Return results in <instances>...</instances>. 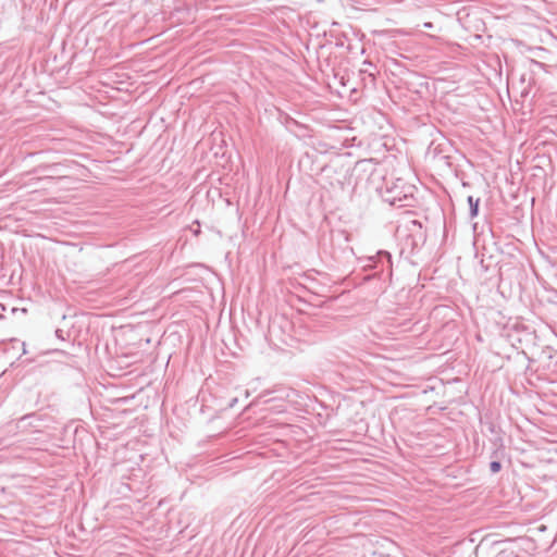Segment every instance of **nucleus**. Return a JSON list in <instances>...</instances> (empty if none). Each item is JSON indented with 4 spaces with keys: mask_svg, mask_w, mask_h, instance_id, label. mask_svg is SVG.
Wrapping results in <instances>:
<instances>
[{
    "mask_svg": "<svg viewBox=\"0 0 557 557\" xmlns=\"http://www.w3.org/2000/svg\"><path fill=\"white\" fill-rule=\"evenodd\" d=\"M502 469V463L497 460H493L490 462V470L493 472V473H497L498 471H500Z\"/></svg>",
    "mask_w": 557,
    "mask_h": 557,
    "instance_id": "nucleus-5",
    "label": "nucleus"
},
{
    "mask_svg": "<svg viewBox=\"0 0 557 557\" xmlns=\"http://www.w3.org/2000/svg\"><path fill=\"white\" fill-rule=\"evenodd\" d=\"M40 422L41 419L36 413H29L17 420L16 428L21 431H26L30 428L38 429L40 426Z\"/></svg>",
    "mask_w": 557,
    "mask_h": 557,
    "instance_id": "nucleus-3",
    "label": "nucleus"
},
{
    "mask_svg": "<svg viewBox=\"0 0 557 557\" xmlns=\"http://www.w3.org/2000/svg\"><path fill=\"white\" fill-rule=\"evenodd\" d=\"M236 401H237V399H236V398H234V399L232 400V403L230 404V406H231V407H233V406L235 405V403H236Z\"/></svg>",
    "mask_w": 557,
    "mask_h": 557,
    "instance_id": "nucleus-9",
    "label": "nucleus"
},
{
    "mask_svg": "<svg viewBox=\"0 0 557 557\" xmlns=\"http://www.w3.org/2000/svg\"><path fill=\"white\" fill-rule=\"evenodd\" d=\"M363 269L374 271L373 276L379 280H391L393 275L392 255L386 250H379L374 256L366 259Z\"/></svg>",
    "mask_w": 557,
    "mask_h": 557,
    "instance_id": "nucleus-1",
    "label": "nucleus"
},
{
    "mask_svg": "<svg viewBox=\"0 0 557 557\" xmlns=\"http://www.w3.org/2000/svg\"><path fill=\"white\" fill-rule=\"evenodd\" d=\"M62 333H63V332H62V330H60V329H58V330L55 331V335H57L59 338H63Z\"/></svg>",
    "mask_w": 557,
    "mask_h": 557,
    "instance_id": "nucleus-6",
    "label": "nucleus"
},
{
    "mask_svg": "<svg viewBox=\"0 0 557 557\" xmlns=\"http://www.w3.org/2000/svg\"><path fill=\"white\" fill-rule=\"evenodd\" d=\"M411 223H412L413 225H418L419 227H421L420 222H418V221H416V220L411 221Z\"/></svg>",
    "mask_w": 557,
    "mask_h": 557,
    "instance_id": "nucleus-8",
    "label": "nucleus"
},
{
    "mask_svg": "<svg viewBox=\"0 0 557 557\" xmlns=\"http://www.w3.org/2000/svg\"><path fill=\"white\" fill-rule=\"evenodd\" d=\"M412 186H405L401 180L392 186L386 188L385 200L392 206L407 207L412 201Z\"/></svg>",
    "mask_w": 557,
    "mask_h": 557,
    "instance_id": "nucleus-2",
    "label": "nucleus"
},
{
    "mask_svg": "<svg viewBox=\"0 0 557 557\" xmlns=\"http://www.w3.org/2000/svg\"><path fill=\"white\" fill-rule=\"evenodd\" d=\"M467 200L470 208V216L473 219L479 214L480 198H473V196H469Z\"/></svg>",
    "mask_w": 557,
    "mask_h": 557,
    "instance_id": "nucleus-4",
    "label": "nucleus"
},
{
    "mask_svg": "<svg viewBox=\"0 0 557 557\" xmlns=\"http://www.w3.org/2000/svg\"><path fill=\"white\" fill-rule=\"evenodd\" d=\"M424 27L425 28H432L433 24L431 22H426V23H424Z\"/></svg>",
    "mask_w": 557,
    "mask_h": 557,
    "instance_id": "nucleus-7",
    "label": "nucleus"
}]
</instances>
